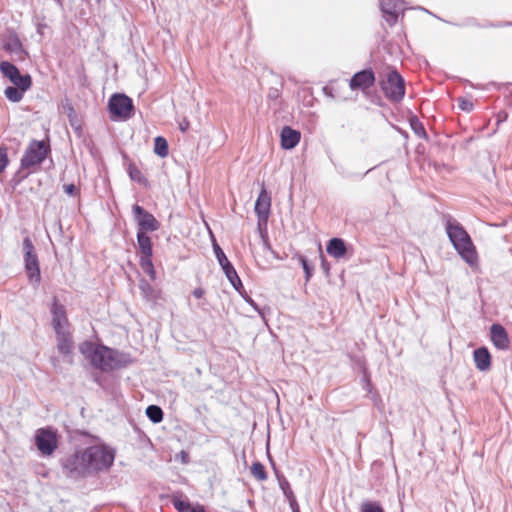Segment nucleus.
<instances>
[{"instance_id": "1", "label": "nucleus", "mask_w": 512, "mask_h": 512, "mask_svg": "<svg viewBox=\"0 0 512 512\" xmlns=\"http://www.w3.org/2000/svg\"><path fill=\"white\" fill-rule=\"evenodd\" d=\"M448 236L461 258L470 266H477V252L466 231L459 226L451 225L448 227Z\"/></svg>"}, {"instance_id": "2", "label": "nucleus", "mask_w": 512, "mask_h": 512, "mask_svg": "<svg viewBox=\"0 0 512 512\" xmlns=\"http://www.w3.org/2000/svg\"><path fill=\"white\" fill-rule=\"evenodd\" d=\"M82 352L93 365L103 370L116 368L120 365L119 356L111 349L92 343L84 344Z\"/></svg>"}, {"instance_id": "3", "label": "nucleus", "mask_w": 512, "mask_h": 512, "mask_svg": "<svg viewBox=\"0 0 512 512\" xmlns=\"http://www.w3.org/2000/svg\"><path fill=\"white\" fill-rule=\"evenodd\" d=\"M108 111L112 120H128L133 115V101L125 94H113L108 101Z\"/></svg>"}, {"instance_id": "4", "label": "nucleus", "mask_w": 512, "mask_h": 512, "mask_svg": "<svg viewBox=\"0 0 512 512\" xmlns=\"http://www.w3.org/2000/svg\"><path fill=\"white\" fill-rule=\"evenodd\" d=\"M80 456L88 460V468L95 470L109 467L114 460L112 450H82Z\"/></svg>"}, {"instance_id": "5", "label": "nucleus", "mask_w": 512, "mask_h": 512, "mask_svg": "<svg viewBox=\"0 0 512 512\" xmlns=\"http://www.w3.org/2000/svg\"><path fill=\"white\" fill-rule=\"evenodd\" d=\"M24 251L25 267L28 278L31 282L38 283L40 281V270L38 260L36 255L33 253V245L28 239L24 241Z\"/></svg>"}, {"instance_id": "6", "label": "nucleus", "mask_w": 512, "mask_h": 512, "mask_svg": "<svg viewBox=\"0 0 512 512\" xmlns=\"http://www.w3.org/2000/svg\"><path fill=\"white\" fill-rule=\"evenodd\" d=\"M383 90L389 98L393 100L401 99L404 95V81L402 77L396 72H390L383 83Z\"/></svg>"}, {"instance_id": "7", "label": "nucleus", "mask_w": 512, "mask_h": 512, "mask_svg": "<svg viewBox=\"0 0 512 512\" xmlns=\"http://www.w3.org/2000/svg\"><path fill=\"white\" fill-rule=\"evenodd\" d=\"M0 70L14 86L31 87V77L28 74H21L14 65L2 62Z\"/></svg>"}, {"instance_id": "8", "label": "nucleus", "mask_w": 512, "mask_h": 512, "mask_svg": "<svg viewBox=\"0 0 512 512\" xmlns=\"http://www.w3.org/2000/svg\"><path fill=\"white\" fill-rule=\"evenodd\" d=\"M135 220L139 226V230L143 233L155 231L158 229L159 224L153 215L144 211L140 206L133 207Z\"/></svg>"}, {"instance_id": "9", "label": "nucleus", "mask_w": 512, "mask_h": 512, "mask_svg": "<svg viewBox=\"0 0 512 512\" xmlns=\"http://www.w3.org/2000/svg\"><path fill=\"white\" fill-rule=\"evenodd\" d=\"M46 146L42 141L32 142L23 158V164L31 166L40 163L46 156Z\"/></svg>"}, {"instance_id": "10", "label": "nucleus", "mask_w": 512, "mask_h": 512, "mask_svg": "<svg viewBox=\"0 0 512 512\" xmlns=\"http://www.w3.org/2000/svg\"><path fill=\"white\" fill-rule=\"evenodd\" d=\"M271 197L269 193L262 189L255 202V212L260 221L266 222L270 214Z\"/></svg>"}, {"instance_id": "11", "label": "nucleus", "mask_w": 512, "mask_h": 512, "mask_svg": "<svg viewBox=\"0 0 512 512\" xmlns=\"http://www.w3.org/2000/svg\"><path fill=\"white\" fill-rule=\"evenodd\" d=\"M490 338L493 345L501 350L509 348L510 340L506 330L499 324H493L490 328Z\"/></svg>"}, {"instance_id": "12", "label": "nucleus", "mask_w": 512, "mask_h": 512, "mask_svg": "<svg viewBox=\"0 0 512 512\" xmlns=\"http://www.w3.org/2000/svg\"><path fill=\"white\" fill-rule=\"evenodd\" d=\"M473 360L476 368L481 372L490 370L492 364V357L486 347H480L474 350Z\"/></svg>"}, {"instance_id": "13", "label": "nucleus", "mask_w": 512, "mask_h": 512, "mask_svg": "<svg viewBox=\"0 0 512 512\" xmlns=\"http://www.w3.org/2000/svg\"><path fill=\"white\" fill-rule=\"evenodd\" d=\"M35 439L38 448H55L58 444L55 432L49 429L37 431Z\"/></svg>"}, {"instance_id": "14", "label": "nucleus", "mask_w": 512, "mask_h": 512, "mask_svg": "<svg viewBox=\"0 0 512 512\" xmlns=\"http://www.w3.org/2000/svg\"><path fill=\"white\" fill-rule=\"evenodd\" d=\"M281 147L285 150L293 149L300 141V132L290 128L284 127L281 131Z\"/></svg>"}, {"instance_id": "15", "label": "nucleus", "mask_w": 512, "mask_h": 512, "mask_svg": "<svg viewBox=\"0 0 512 512\" xmlns=\"http://www.w3.org/2000/svg\"><path fill=\"white\" fill-rule=\"evenodd\" d=\"M374 83V75L371 71L365 70L357 73L350 81L352 89H367Z\"/></svg>"}, {"instance_id": "16", "label": "nucleus", "mask_w": 512, "mask_h": 512, "mask_svg": "<svg viewBox=\"0 0 512 512\" xmlns=\"http://www.w3.org/2000/svg\"><path fill=\"white\" fill-rule=\"evenodd\" d=\"M327 253L333 258H342L346 253V245L340 238H332L329 240L327 247Z\"/></svg>"}, {"instance_id": "17", "label": "nucleus", "mask_w": 512, "mask_h": 512, "mask_svg": "<svg viewBox=\"0 0 512 512\" xmlns=\"http://www.w3.org/2000/svg\"><path fill=\"white\" fill-rule=\"evenodd\" d=\"M29 88L30 87L22 88V86H9L4 90V94L9 101L17 103L23 99L24 93Z\"/></svg>"}, {"instance_id": "18", "label": "nucleus", "mask_w": 512, "mask_h": 512, "mask_svg": "<svg viewBox=\"0 0 512 512\" xmlns=\"http://www.w3.org/2000/svg\"><path fill=\"white\" fill-rule=\"evenodd\" d=\"M137 239L142 255L151 256L152 247L150 238L146 236L145 233L138 231Z\"/></svg>"}, {"instance_id": "19", "label": "nucleus", "mask_w": 512, "mask_h": 512, "mask_svg": "<svg viewBox=\"0 0 512 512\" xmlns=\"http://www.w3.org/2000/svg\"><path fill=\"white\" fill-rule=\"evenodd\" d=\"M153 151L159 157L165 158L168 155V143L163 137H156L154 139Z\"/></svg>"}, {"instance_id": "20", "label": "nucleus", "mask_w": 512, "mask_h": 512, "mask_svg": "<svg viewBox=\"0 0 512 512\" xmlns=\"http://www.w3.org/2000/svg\"><path fill=\"white\" fill-rule=\"evenodd\" d=\"M128 174L131 180L138 182L142 185H148V181L141 172V170L134 164H130L128 167Z\"/></svg>"}, {"instance_id": "21", "label": "nucleus", "mask_w": 512, "mask_h": 512, "mask_svg": "<svg viewBox=\"0 0 512 512\" xmlns=\"http://www.w3.org/2000/svg\"><path fill=\"white\" fill-rule=\"evenodd\" d=\"M222 269H223L226 277L232 284V286L234 288L238 289V287L241 285V281H240L235 269L233 268V266L229 263V264H227V266L222 267Z\"/></svg>"}, {"instance_id": "22", "label": "nucleus", "mask_w": 512, "mask_h": 512, "mask_svg": "<svg viewBox=\"0 0 512 512\" xmlns=\"http://www.w3.org/2000/svg\"><path fill=\"white\" fill-rule=\"evenodd\" d=\"M146 415L154 423H159L163 419V412L161 408L155 405H150L147 407Z\"/></svg>"}, {"instance_id": "23", "label": "nucleus", "mask_w": 512, "mask_h": 512, "mask_svg": "<svg viewBox=\"0 0 512 512\" xmlns=\"http://www.w3.org/2000/svg\"><path fill=\"white\" fill-rule=\"evenodd\" d=\"M150 257L151 256L142 255L141 267L143 271L153 279L155 277V270Z\"/></svg>"}, {"instance_id": "24", "label": "nucleus", "mask_w": 512, "mask_h": 512, "mask_svg": "<svg viewBox=\"0 0 512 512\" xmlns=\"http://www.w3.org/2000/svg\"><path fill=\"white\" fill-rule=\"evenodd\" d=\"M251 472L258 480H265L266 479V473L264 471V467L259 462L254 463L251 466Z\"/></svg>"}, {"instance_id": "25", "label": "nucleus", "mask_w": 512, "mask_h": 512, "mask_svg": "<svg viewBox=\"0 0 512 512\" xmlns=\"http://www.w3.org/2000/svg\"><path fill=\"white\" fill-rule=\"evenodd\" d=\"M173 504L179 512H191L192 507L189 502L180 500L179 498L173 499Z\"/></svg>"}, {"instance_id": "26", "label": "nucleus", "mask_w": 512, "mask_h": 512, "mask_svg": "<svg viewBox=\"0 0 512 512\" xmlns=\"http://www.w3.org/2000/svg\"><path fill=\"white\" fill-rule=\"evenodd\" d=\"M214 252L221 267L227 266V264L230 263L224 252L217 244H214Z\"/></svg>"}, {"instance_id": "27", "label": "nucleus", "mask_w": 512, "mask_h": 512, "mask_svg": "<svg viewBox=\"0 0 512 512\" xmlns=\"http://www.w3.org/2000/svg\"><path fill=\"white\" fill-rule=\"evenodd\" d=\"M363 512H383L382 508L374 503H364L362 505Z\"/></svg>"}, {"instance_id": "28", "label": "nucleus", "mask_w": 512, "mask_h": 512, "mask_svg": "<svg viewBox=\"0 0 512 512\" xmlns=\"http://www.w3.org/2000/svg\"><path fill=\"white\" fill-rule=\"evenodd\" d=\"M285 494H286V496H287V497H288V499H289L290 506H291V508H292L293 512H300L299 507H298V504H297V502H296V500H295V498H294V496H293L292 491H286V490H285Z\"/></svg>"}, {"instance_id": "29", "label": "nucleus", "mask_w": 512, "mask_h": 512, "mask_svg": "<svg viewBox=\"0 0 512 512\" xmlns=\"http://www.w3.org/2000/svg\"><path fill=\"white\" fill-rule=\"evenodd\" d=\"M7 164V153L4 149H0V173L6 168Z\"/></svg>"}, {"instance_id": "30", "label": "nucleus", "mask_w": 512, "mask_h": 512, "mask_svg": "<svg viewBox=\"0 0 512 512\" xmlns=\"http://www.w3.org/2000/svg\"><path fill=\"white\" fill-rule=\"evenodd\" d=\"M300 261H301L302 267L305 271L306 279L309 280L312 275V268L308 265V262L306 259L301 258Z\"/></svg>"}, {"instance_id": "31", "label": "nucleus", "mask_w": 512, "mask_h": 512, "mask_svg": "<svg viewBox=\"0 0 512 512\" xmlns=\"http://www.w3.org/2000/svg\"><path fill=\"white\" fill-rule=\"evenodd\" d=\"M472 103L466 99L459 100V107L464 111H470L472 109Z\"/></svg>"}, {"instance_id": "32", "label": "nucleus", "mask_w": 512, "mask_h": 512, "mask_svg": "<svg viewBox=\"0 0 512 512\" xmlns=\"http://www.w3.org/2000/svg\"><path fill=\"white\" fill-rule=\"evenodd\" d=\"M63 190H64V192H65L67 195H70V196L75 195V194H76V191H77V189H76V187H75V185H74V184H65V185L63 186Z\"/></svg>"}, {"instance_id": "33", "label": "nucleus", "mask_w": 512, "mask_h": 512, "mask_svg": "<svg viewBox=\"0 0 512 512\" xmlns=\"http://www.w3.org/2000/svg\"><path fill=\"white\" fill-rule=\"evenodd\" d=\"M192 295L196 298V299H201L204 297L205 295V290L202 288V287H196L193 289L192 291Z\"/></svg>"}, {"instance_id": "34", "label": "nucleus", "mask_w": 512, "mask_h": 512, "mask_svg": "<svg viewBox=\"0 0 512 512\" xmlns=\"http://www.w3.org/2000/svg\"><path fill=\"white\" fill-rule=\"evenodd\" d=\"M179 456L181 457V461H182L183 463H185V462H186V457H187L186 452H185V451H181V452H180V454H179Z\"/></svg>"}, {"instance_id": "35", "label": "nucleus", "mask_w": 512, "mask_h": 512, "mask_svg": "<svg viewBox=\"0 0 512 512\" xmlns=\"http://www.w3.org/2000/svg\"><path fill=\"white\" fill-rule=\"evenodd\" d=\"M191 512H205V510L203 507H196V508H192Z\"/></svg>"}, {"instance_id": "36", "label": "nucleus", "mask_w": 512, "mask_h": 512, "mask_svg": "<svg viewBox=\"0 0 512 512\" xmlns=\"http://www.w3.org/2000/svg\"><path fill=\"white\" fill-rule=\"evenodd\" d=\"M47 452V455H50L51 452H52V449H49V450H45Z\"/></svg>"}]
</instances>
